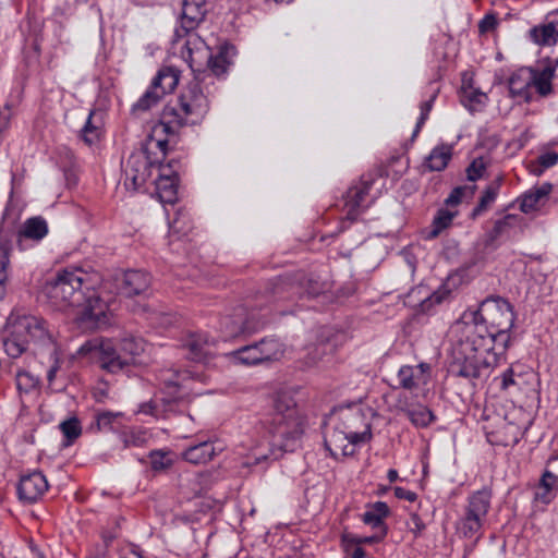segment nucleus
I'll return each instance as SVG.
<instances>
[{"label": "nucleus", "instance_id": "nucleus-38", "mask_svg": "<svg viewBox=\"0 0 558 558\" xmlns=\"http://www.w3.org/2000/svg\"><path fill=\"white\" fill-rule=\"evenodd\" d=\"M461 101L470 111H476L485 106L487 95L472 86H463L461 90Z\"/></svg>", "mask_w": 558, "mask_h": 558}, {"label": "nucleus", "instance_id": "nucleus-36", "mask_svg": "<svg viewBox=\"0 0 558 558\" xmlns=\"http://www.w3.org/2000/svg\"><path fill=\"white\" fill-rule=\"evenodd\" d=\"M530 38L541 46H550L558 40V29L553 24L534 26L530 29Z\"/></svg>", "mask_w": 558, "mask_h": 558}, {"label": "nucleus", "instance_id": "nucleus-63", "mask_svg": "<svg viewBox=\"0 0 558 558\" xmlns=\"http://www.w3.org/2000/svg\"><path fill=\"white\" fill-rule=\"evenodd\" d=\"M387 478L390 483L396 482L399 478L398 471L395 469H389L387 472Z\"/></svg>", "mask_w": 558, "mask_h": 558}, {"label": "nucleus", "instance_id": "nucleus-8", "mask_svg": "<svg viewBox=\"0 0 558 558\" xmlns=\"http://www.w3.org/2000/svg\"><path fill=\"white\" fill-rule=\"evenodd\" d=\"M9 335L3 340L7 354L13 359L21 356L29 349L52 345V336L47 329L46 322L34 315H11L8 320Z\"/></svg>", "mask_w": 558, "mask_h": 558}, {"label": "nucleus", "instance_id": "nucleus-60", "mask_svg": "<svg viewBox=\"0 0 558 558\" xmlns=\"http://www.w3.org/2000/svg\"><path fill=\"white\" fill-rule=\"evenodd\" d=\"M546 169H543V166L537 160L531 161L529 165V171L535 177H539L544 173Z\"/></svg>", "mask_w": 558, "mask_h": 558}, {"label": "nucleus", "instance_id": "nucleus-56", "mask_svg": "<svg viewBox=\"0 0 558 558\" xmlns=\"http://www.w3.org/2000/svg\"><path fill=\"white\" fill-rule=\"evenodd\" d=\"M393 493L398 499H404L410 502H414L417 499V494L415 492L408 490L400 486H396L393 488Z\"/></svg>", "mask_w": 558, "mask_h": 558}, {"label": "nucleus", "instance_id": "nucleus-64", "mask_svg": "<svg viewBox=\"0 0 558 558\" xmlns=\"http://www.w3.org/2000/svg\"><path fill=\"white\" fill-rule=\"evenodd\" d=\"M352 538H357V537L350 535V534H343L341 539H342V543L348 547L349 545H354L352 543Z\"/></svg>", "mask_w": 558, "mask_h": 558}, {"label": "nucleus", "instance_id": "nucleus-31", "mask_svg": "<svg viewBox=\"0 0 558 558\" xmlns=\"http://www.w3.org/2000/svg\"><path fill=\"white\" fill-rule=\"evenodd\" d=\"M484 521L485 519L465 511L464 515L457 523V530L463 537L478 538L482 534Z\"/></svg>", "mask_w": 558, "mask_h": 558}, {"label": "nucleus", "instance_id": "nucleus-28", "mask_svg": "<svg viewBox=\"0 0 558 558\" xmlns=\"http://www.w3.org/2000/svg\"><path fill=\"white\" fill-rule=\"evenodd\" d=\"M180 80V71L173 66L161 68L157 75L153 78L151 84L154 88H158L166 96L172 93Z\"/></svg>", "mask_w": 558, "mask_h": 558}, {"label": "nucleus", "instance_id": "nucleus-61", "mask_svg": "<svg viewBox=\"0 0 558 558\" xmlns=\"http://www.w3.org/2000/svg\"><path fill=\"white\" fill-rule=\"evenodd\" d=\"M365 556H366V553L361 547V545H356V547L353 549V551L351 554V558H365Z\"/></svg>", "mask_w": 558, "mask_h": 558}, {"label": "nucleus", "instance_id": "nucleus-16", "mask_svg": "<svg viewBox=\"0 0 558 558\" xmlns=\"http://www.w3.org/2000/svg\"><path fill=\"white\" fill-rule=\"evenodd\" d=\"M48 489V482L41 472L23 475L17 485L19 498L26 504L36 502Z\"/></svg>", "mask_w": 558, "mask_h": 558}, {"label": "nucleus", "instance_id": "nucleus-23", "mask_svg": "<svg viewBox=\"0 0 558 558\" xmlns=\"http://www.w3.org/2000/svg\"><path fill=\"white\" fill-rule=\"evenodd\" d=\"M558 493V476L549 470H545L536 486L535 499L544 505H549Z\"/></svg>", "mask_w": 558, "mask_h": 558}, {"label": "nucleus", "instance_id": "nucleus-54", "mask_svg": "<svg viewBox=\"0 0 558 558\" xmlns=\"http://www.w3.org/2000/svg\"><path fill=\"white\" fill-rule=\"evenodd\" d=\"M536 160L543 166V169H548L557 165L558 162V153L556 151H547L539 155Z\"/></svg>", "mask_w": 558, "mask_h": 558}, {"label": "nucleus", "instance_id": "nucleus-57", "mask_svg": "<svg viewBox=\"0 0 558 558\" xmlns=\"http://www.w3.org/2000/svg\"><path fill=\"white\" fill-rule=\"evenodd\" d=\"M411 522L414 525L411 529V532L414 534L415 537H418L422 534V532L425 530L426 525L417 513L411 514Z\"/></svg>", "mask_w": 558, "mask_h": 558}, {"label": "nucleus", "instance_id": "nucleus-43", "mask_svg": "<svg viewBox=\"0 0 558 558\" xmlns=\"http://www.w3.org/2000/svg\"><path fill=\"white\" fill-rule=\"evenodd\" d=\"M499 191V183L495 182L488 185L485 191L483 192V195L480 198L478 204L472 211V216L476 217L480 216L482 213H484L490 204H493L498 195Z\"/></svg>", "mask_w": 558, "mask_h": 558}, {"label": "nucleus", "instance_id": "nucleus-20", "mask_svg": "<svg viewBox=\"0 0 558 558\" xmlns=\"http://www.w3.org/2000/svg\"><path fill=\"white\" fill-rule=\"evenodd\" d=\"M534 69L520 68L514 71L509 80L508 86L512 97H520L526 102L533 99V92L531 90V82H533Z\"/></svg>", "mask_w": 558, "mask_h": 558}, {"label": "nucleus", "instance_id": "nucleus-29", "mask_svg": "<svg viewBox=\"0 0 558 558\" xmlns=\"http://www.w3.org/2000/svg\"><path fill=\"white\" fill-rule=\"evenodd\" d=\"M492 492L483 488L473 493L469 497V502L465 511L477 517L485 519L490 508Z\"/></svg>", "mask_w": 558, "mask_h": 558}, {"label": "nucleus", "instance_id": "nucleus-58", "mask_svg": "<svg viewBox=\"0 0 558 558\" xmlns=\"http://www.w3.org/2000/svg\"><path fill=\"white\" fill-rule=\"evenodd\" d=\"M515 385L514 373L511 367L507 368L501 375V389L507 390L510 386Z\"/></svg>", "mask_w": 558, "mask_h": 558}, {"label": "nucleus", "instance_id": "nucleus-9", "mask_svg": "<svg viewBox=\"0 0 558 558\" xmlns=\"http://www.w3.org/2000/svg\"><path fill=\"white\" fill-rule=\"evenodd\" d=\"M121 351L124 356L117 353L112 342L108 339L94 338L83 343L80 354H94L98 359L100 367L109 373H118L128 367L133 357L144 351L145 342L142 338L126 336L121 339Z\"/></svg>", "mask_w": 558, "mask_h": 558}, {"label": "nucleus", "instance_id": "nucleus-51", "mask_svg": "<svg viewBox=\"0 0 558 558\" xmlns=\"http://www.w3.org/2000/svg\"><path fill=\"white\" fill-rule=\"evenodd\" d=\"M475 186L468 187V186H457L454 187L448 197L446 198L445 203L448 206H456L459 205L462 202V198L466 193L470 195L473 194Z\"/></svg>", "mask_w": 558, "mask_h": 558}, {"label": "nucleus", "instance_id": "nucleus-44", "mask_svg": "<svg viewBox=\"0 0 558 558\" xmlns=\"http://www.w3.org/2000/svg\"><path fill=\"white\" fill-rule=\"evenodd\" d=\"M296 287L286 277H279L270 283L269 292L277 299H290Z\"/></svg>", "mask_w": 558, "mask_h": 558}, {"label": "nucleus", "instance_id": "nucleus-1", "mask_svg": "<svg viewBox=\"0 0 558 558\" xmlns=\"http://www.w3.org/2000/svg\"><path fill=\"white\" fill-rule=\"evenodd\" d=\"M462 318L464 328L448 371L470 381L487 378L510 345L513 306L501 296H488L476 311L464 312Z\"/></svg>", "mask_w": 558, "mask_h": 558}, {"label": "nucleus", "instance_id": "nucleus-10", "mask_svg": "<svg viewBox=\"0 0 558 558\" xmlns=\"http://www.w3.org/2000/svg\"><path fill=\"white\" fill-rule=\"evenodd\" d=\"M208 10L206 0H182L171 40L173 49L181 41H191L193 36H199L196 29L205 21Z\"/></svg>", "mask_w": 558, "mask_h": 558}, {"label": "nucleus", "instance_id": "nucleus-12", "mask_svg": "<svg viewBox=\"0 0 558 558\" xmlns=\"http://www.w3.org/2000/svg\"><path fill=\"white\" fill-rule=\"evenodd\" d=\"M265 319L257 317L254 312L248 313L246 307L238 306L232 315L220 320V330L225 338H232L242 333H253L264 327Z\"/></svg>", "mask_w": 558, "mask_h": 558}, {"label": "nucleus", "instance_id": "nucleus-19", "mask_svg": "<svg viewBox=\"0 0 558 558\" xmlns=\"http://www.w3.org/2000/svg\"><path fill=\"white\" fill-rule=\"evenodd\" d=\"M151 283V276L143 270H128L123 274L119 286L120 294L132 298L147 295Z\"/></svg>", "mask_w": 558, "mask_h": 558}, {"label": "nucleus", "instance_id": "nucleus-3", "mask_svg": "<svg viewBox=\"0 0 558 558\" xmlns=\"http://www.w3.org/2000/svg\"><path fill=\"white\" fill-rule=\"evenodd\" d=\"M264 427L268 449L255 448L253 461L250 458L245 462L246 466L259 464L268 459L277 460L284 452L295 451L301 444L305 421L293 399L283 395L276 398L272 412L264 421Z\"/></svg>", "mask_w": 558, "mask_h": 558}, {"label": "nucleus", "instance_id": "nucleus-45", "mask_svg": "<svg viewBox=\"0 0 558 558\" xmlns=\"http://www.w3.org/2000/svg\"><path fill=\"white\" fill-rule=\"evenodd\" d=\"M449 295V290L439 288L428 296L424 298L420 303V311L422 313H429L435 305L442 303Z\"/></svg>", "mask_w": 558, "mask_h": 558}, {"label": "nucleus", "instance_id": "nucleus-25", "mask_svg": "<svg viewBox=\"0 0 558 558\" xmlns=\"http://www.w3.org/2000/svg\"><path fill=\"white\" fill-rule=\"evenodd\" d=\"M156 191L162 203L173 204L177 201L178 177L158 171L155 179Z\"/></svg>", "mask_w": 558, "mask_h": 558}, {"label": "nucleus", "instance_id": "nucleus-37", "mask_svg": "<svg viewBox=\"0 0 558 558\" xmlns=\"http://www.w3.org/2000/svg\"><path fill=\"white\" fill-rule=\"evenodd\" d=\"M256 345L260 351L262 363L278 360L283 354L282 343L275 338H264Z\"/></svg>", "mask_w": 558, "mask_h": 558}, {"label": "nucleus", "instance_id": "nucleus-4", "mask_svg": "<svg viewBox=\"0 0 558 558\" xmlns=\"http://www.w3.org/2000/svg\"><path fill=\"white\" fill-rule=\"evenodd\" d=\"M205 80L195 74L175 101L168 102L155 125L156 134H165L177 141L181 129L199 124L209 111V100L202 86Z\"/></svg>", "mask_w": 558, "mask_h": 558}, {"label": "nucleus", "instance_id": "nucleus-47", "mask_svg": "<svg viewBox=\"0 0 558 558\" xmlns=\"http://www.w3.org/2000/svg\"><path fill=\"white\" fill-rule=\"evenodd\" d=\"M38 385V379L28 372L22 371L16 374V388L20 393H29Z\"/></svg>", "mask_w": 558, "mask_h": 558}, {"label": "nucleus", "instance_id": "nucleus-49", "mask_svg": "<svg viewBox=\"0 0 558 558\" xmlns=\"http://www.w3.org/2000/svg\"><path fill=\"white\" fill-rule=\"evenodd\" d=\"M436 93H434L429 99L423 101L421 104V113H420V117L417 119V122H416V125H415V129L413 131V134H412V137H415L417 136V134L420 133L422 126L424 125V123L426 122V120L428 119V116H429V112L433 108V105H434V101L436 99Z\"/></svg>", "mask_w": 558, "mask_h": 558}, {"label": "nucleus", "instance_id": "nucleus-15", "mask_svg": "<svg viewBox=\"0 0 558 558\" xmlns=\"http://www.w3.org/2000/svg\"><path fill=\"white\" fill-rule=\"evenodd\" d=\"M217 340L206 331L189 333L183 340V348L187 350V359L197 363L205 362L215 353Z\"/></svg>", "mask_w": 558, "mask_h": 558}, {"label": "nucleus", "instance_id": "nucleus-24", "mask_svg": "<svg viewBox=\"0 0 558 558\" xmlns=\"http://www.w3.org/2000/svg\"><path fill=\"white\" fill-rule=\"evenodd\" d=\"M216 454V447L213 441H201L190 446L182 453L183 460L193 464H203L210 461Z\"/></svg>", "mask_w": 558, "mask_h": 558}, {"label": "nucleus", "instance_id": "nucleus-33", "mask_svg": "<svg viewBox=\"0 0 558 558\" xmlns=\"http://www.w3.org/2000/svg\"><path fill=\"white\" fill-rule=\"evenodd\" d=\"M260 351L256 343L244 345L227 354L233 362L243 365H257L262 363Z\"/></svg>", "mask_w": 558, "mask_h": 558}, {"label": "nucleus", "instance_id": "nucleus-34", "mask_svg": "<svg viewBox=\"0 0 558 558\" xmlns=\"http://www.w3.org/2000/svg\"><path fill=\"white\" fill-rule=\"evenodd\" d=\"M553 77L554 69L550 66H546L542 71L534 70L533 82H531V90L533 92V88H535L539 96H548L553 92Z\"/></svg>", "mask_w": 558, "mask_h": 558}, {"label": "nucleus", "instance_id": "nucleus-62", "mask_svg": "<svg viewBox=\"0 0 558 558\" xmlns=\"http://www.w3.org/2000/svg\"><path fill=\"white\" fill-rule=\"evenodd\" d=\"M120 558H144V556L137 547H134L130 550L128 555L122 556Z\"/></svg>", "mask_w": 558, "mask_h": 558}, {"label": "nucleus", "instance_id": "nucleus-32", "mask_svg": "<svg viewBox=\"0 0 558 558\" xmlns=\"http://www.w3.org/2000/svg\"><path fill=\"white\" fill-rule=\"evenodd\" d=\"M123 416L121 412L101 411L94 416V423L90 428L97 432H116L120 428V418Z\"/></svg>", "mask_w": 558, "mask_h": 558}, {"label": "nucleus", "instance_id": "nucleus-18", "mask_svg": "<svg viewBox=\"0 0 558 558\" xmlns=\"http://www.w3.org/2000/svg\"><path fill=\"white\" fill-rule=\"evenodd\" d=\"M362 442H353L352 437L344 433L339 425L335 426L332 432L325 437V448L335 459L341 457H350L355 453L356 446Z\"/></svg>", "mask_w": 558, "mask_h": 558}, {"label": "nucleus", "instance_id": "nucleus-53", "mask_svg": "<svg viewBox=\"0 0 558 558\" xmlns=\"http://www.w3.org/2000/svg\"><path fill=\"white\" fill-rule=\"evenodd\" d=\"M374 531H375V533L371 536L352 538V543L355 545L380 543L387 536V533H388V532H386L385 529H383L380 531H378V530H374Z\"/></svg>", "mask_w": 558, "mask_h": 558}, {"label": "nucleus", "instance_id": "nucleus-6", "mask_svg": "<svg viewBox=\"0 0 558 558\" xmlns=\"http://www.w3.org/2000/svg\"><path fill=\"white\" fill-rule=\"evenodd\" d=\"M181 56L191 70L203 77L225 75L232 64L235 49L231 45H222L216 54L201 36H193L191 41H184L180 48Z\"/></svg>", "mask_w": 558, "mask_h": 558}, {"label": "nucleus", "instance_id": "nucleus-41", "mask_svg": "<svg viewBox=\"0 0 558 558\" xmlns=\"http://www.w3.org/2000/svg\"><path fill=\"white\" fill-rule=\"evenodd\" d=\"M59 428L64 437L63 445L66 447L71 446L82 434L81 422L75 416L61 422Z\"/></svg>", "mask_w": 558, "mask_h": 558}, {"label": "nucleus", "instance_id": "nucleus-59", "mask_svg": "<svg viewBox=\"0 0 558 558\" xmlns=\"http://www.w3.org/2000/svg\"><path fill=\"white\" fill-rule=\"evenodd\" d=\"M10 124V111L4 109L0 111V135L9 128Z\"/></svg>", "mask_w": 558, "mask_h": 558}, {"label": "nucleus", "instance_id": "nucleus-50", "mask_svg": "<svg viewBox=\"0 0 558 558\" xmlns=\"http://www.w3.org/2000/svg\"><path fill=\"white\" fill-rule=\"evenodd\" d=\"M501 242L495 238L490 231H487L485 235L477 242V251L478 253L486 255L495 252Z\"/></svg>", "mask_w": 558, "mask_h": 558}, {"label": "nucleus", "instance_id": "nucleus-55", "mask_svg": "<svg viewBox=\"0 0 558 558\" xmlns=\"http://www.w3.org/2000/svg\"><path fill=\"white\" fill-rule=\"evenodd\" d=\"M497 19L493 14L485 15L478 24L481 33H487L493 31L497 26Z\"/></svg>", "mask_w": 558, "mask_h": 558}, {"label": "nucleus", "instance_id": "nucleus-52", "mask_svg": "<svg viewBox=\"0 0 558 558\" xmlns=\"http://www.w3.org/2000/svg\"><path fill=\"white\" fill-rule=\"evenodd\" d=\"M486 169L485 162L482 158L474 159L466 168L468 180L474 182L483 177Z\"/></svg>", "mask_w": 558, "mask_h": 558}, {"label": "nucleus", "instance_id": "nucleus-5", "mask_svg": "<svg viewBox=\"0 0 558 558\" xmlns=\"http://www.w3.org/2000/svg\"><path fill=\"white\" fill-rule=\"evenodd\" d=\"M156 134L155 126L142 148L134 150L129 156L124 166V185L134 191L142 187L154 171L163 170V161L171 145H175L169 136Z\"/></svg>", "mask_w": 558, "mask_h": 558}, {"label": "nucleus", "instance_id": "nucleus-11", "mask_svg": "<svg viewBox=\"0 0 558 558\" xmlns=\"http://www.w3.org/2000/svg\"><path fill=\"white\" fill-rule=\"evenodd\" d=\"M373 182V178L362 177L359 183L348 189L342 197V210L345 211V215L339 221L338 233L345 231L368 207L367 196Z\"/></svg>", "mask_w": 558, "mask_h": 558}, {"label": "nucleus", "instance_id": "nucleus-42", "mask_svg": "<svg viewBox=\"0 0 558 558\" xmlns=\"http://www.w3.org/2000/svg\"><path fill=\"white\" fill-rule=\"evenodd\" d=\"M457 213H451L448 209H439L433 219L432 229L427 239L437 238L442 230L447 229L451 225Z\"/></svg>", "mask_w": 558, "mask_h": 558}, {"label": "nucleus", "instance_id": "nucleus-27", "mask_svg": "<svg viewBox=\"0 0 558 558\" xmlns=\"http://www.w3.org/2000/svg\"><path fill=\"white\" fill-rule=\"evenodd\" d=\"M12 245L10 239L0 232V301L4 299L7 293V283L9 278L10 254Z\"/></svg>", "mask_w": 558, "mask_h": 558}, {"label": "nucleus", "instance_id": "nucleus-30", "mask_svg": "<svg viewBox=\"0 0 558 558\" xmlns=\"http://www.w3.org/2000/svg\"><path fill=\"white\" fill-rule=\"evenodd\" d=\"M452 157V148L448 145L436 146L425 159V166L430 171H442Z\"/></svg>", "mask_w": 558, "mask_h": 558}, {"label": "nucleus", "instance_id": "nucleus-35", "mask_svg": "<svg viewBox=\"0 0 558 558\" xmlns=\"http://www.w3.org/2000/svg\"><path fill=\"white\" fill-rule=\"evenodd\" d=\"M163 97L162 92H159L158 88H154V85L150 83L147 90L132 106L131 110L134 114H141L157 106Z\"/></svg>", "mask_w": 558, "mask_h": 558}, {"label": "nucleus", "instance_id": "nucleus-46", "mask_svg": "<svg viewBox=\"0 0 558 558\" xmlns=\"http://www.w3.org/2000/svg\"><path fill=\"white\" fill-rule=\"evenodd\" d=\"M124 448L142 447L147 441V433L140 429H131L121 435Z\"/></svg>", "mask_w": 558, "mask_h": 558}, {"label": "nucleus", "instance_id": "nucleus-40", "mask_svg": "<svg viewBox=\"0 0 558 558\" xmlns=\"http://www.w3.org/2000/svg\"><path fill=\"white\" fill-rule=\"evenodd\" d=\"M519 219V216L508 214L496 220L489 231L501 242L504 239L509 238L511 230L515 228Z\"/></svg>", "mask_w": 558, "mask_h": 558}, {"label": "nucleus", "instance_id": "nucleus-13", "mask_svg": "<svg viewBox=\"0 0 558 558\" xmlns=\"http://www.w3.org/2000/svg\"><path fill=\"white\" fill-rule=\"evenodd\" d=\"M339 426L352 437L353 442L365 444L372 439V424L362 408H348L339 414Z\"/></svg>", "mask_w": 558, "mask_h": 558}, {"label": "nucleus", "instance_id": "nucleus-26", "mask_svg": "<svg viewBox=\"0 0 558 558\" xmlns=\"http://www.w3.org/2000/svg\"><path fill=\"white\" fill-rule=\"evenodd\" d=\"M553 191V184L545 182L542 185L526 192L520 203V209L524 214H529L544 203Z\"/></svg>", "mask_w": 558, "mask_h": 558}, {"label": "nucleus", "instance_id": "nucleus-14", "mask_svg": "<svg viewBox=\"0 0 558 558\" xmlns=\"http://www.w3.org/2000/svg\"><path fill=\"white\" fill-rule=\"evenodd\" d=\"M430 379V366L427 363L417 365H402L397 373L398 385L393 388H402L414 392L424 388Z\"/></svg>", "mask_w": 558, "mask_h": 558}, {"label": "nucleus", "instance_id": "nucleus-17", "mask_svg": "<svg viewBox=\"0 0 558 558\" xmlns=\"http://www.w3.org/2000/svg\"><path fill=\"white\" fill-rule=\"evenodd\" d=\"M48 232V223L41 216L27 218L16 232V245L24 251L27 248L26 241L38 243Z\"/></svg>", "mask_w": 558, "mask_h": 558}, {"label": "nucleus", "instance_id": "nucleus-22", "mask_svg": "<svg viewBox=\"0 0 558 558\" xmlns=\"http://www.w3.org/2000/svg\"><path fill=\"white\" fill-rule=\"evenodd\" d=\"M366 507L367 510L362 514L363 523L371 526L373 530L380 531L385 529L386 532H388V526L385 523V519L390 514L388 505L384 501H376L368 504Z\"/></svg>", "mask_w": 558, "mask_h": 558}, {"label": "nucleus", "instance_id": "nucleus-2", "mask_svg": "<svg viewBox=\"0 0 558 558\" xmlns=\"http://www.w3.org/2000/svg\"><path fill=\"white\" fill-rule=\"evenodd\" d=\"M44 291L57 310H75L76 320L86 328H101L109 322L108 303L100 299L92 278L81 268L59 271Z\"/></svg>", "mask_w": 558, "mask_h": 558}, {"label": "nucleus", "instance_id": "nucleus-48", "mask_svg": "<svg viewBox=\"0 0 558 558\" xmlns=\"http://www.w3.org/2000/svg\"><path fill=\"white\" fill-rule=\"evenodd\" d=\"M150 466L154 471H163L172 465L169 453L162 450H153L149 453Z\"/></svg>", "mask_w": 558, "mask_h": 558}, {"label": "nucleus", "instance_id": "nucleus-21", "mask_svg": "<svg viewBox=\"0 0 558 558\" xmlns=\"http://www.w3.org/2000/svg\"><path fill=\"white\" fill-rule=\"evenodd\" d=\"M104 112L99 109L89 111L84 126L81 130V138L87 144L97 143L102 134Z\"/></svg>", "mask_w": 558, "mask_h": 558}, {"label": "nucleus", "instance_id": "nucleus-7", "mask_svg": "<svg viewBox=\"0 0 558 558\" xmlns=\"http://www.w3.org/2000/svg\"><path fill=\"white\" fill-rule=\"evenodd\" d=\"M156 379L172 397L169 399L156 397L148 402H144L140 404L138 413L151 415L156 418H168L172 413H175L179 407L181 396H177V393L180 389L187 388L186 383L190 380L206 383L207 377L197 369L179 371L170 367L159 369Z\"/></svg>", "mask_w": 558, "mask_h": 558}, {"label": "nucleus", "instance_id": "nucleus-39", "mask_svg": "<svg viewBox=\"0 0 558 558\" xmlns=\"http://www.w3.org/2000/svg\"><path fill=\"white\" fill-rule=\"evenodd\" d=\"M404 413L416 427H427L435 420L433 412L421 404L407 409Z\"/></svg>", "mask_w": 558, "mask_h": 558}]
</instances>
